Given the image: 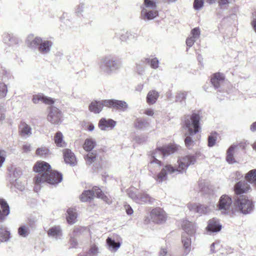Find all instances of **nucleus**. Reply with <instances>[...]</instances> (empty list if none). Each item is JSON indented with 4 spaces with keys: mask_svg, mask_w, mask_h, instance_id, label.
<instances>
[{
    "mask_svg": "<svg viewBox=\"0 0 256 256\" xmlns=\"http://www.w3.org/2000/svg\"><path fill=\"white\" fill-rule=\"evenodd\" d=\"M211 82L216 88H220L224 82V76L221 73H216L211 78Z\"/></svg>",
    "mask_w": 256,
    "mask_h": 256,
    "instance_id": "obj_22",
    "label": "nucleus"
},
{
    "mask_svg": "<svg viewBox=\"0 0 256 256\" xmlns=\"http://www.w3.org/2000/svg\"><path fill=\"white\" fill-rule=\"evenodd\" d=\"M230 2V0H219L218 3L220 6H222L228 4Z\"/></svg>",
    "mask_w": 256,
    "mask_h": 256,
    "instance_id": "obj_59",
    "label": "nucleus"
},
{
    "mask_svg": "<svg viewBox=\"0 0 256 256\" xmlns=\"http://www.w3.org/2000/svg\"><path fill=\"white\" fill-rule=\"evenodd\" d=\"M48 235L49 237L56 240H61L62 238V232L60 226H52L48 230Z\"/></svg>",
    "mask_w": 256,
    "mask_h": 256,
    "instance_id": "obj_18",
    "label": "nucleus"
},
{
    "mask_svg": "<svg viewBox=\"0 0 256 256\" xmlns=\"http://www.w3.org/2000/svg\"><path fill=\"white\" fill-rule=\"evenodd\" d=\"M235 148L236 146L232 145L228 150L226 160V161L230 164H232L235 162L234 158L233 156V154Z\"/></svg>",
    "mask_w": 256,
    "mask_h": 256,
    "instance_id": "obj_37",
    "label": "nucleus"
},
{
    "mask_svg": "<svg viewBox=\"0 0 256 256\" xmlns=\"http://www.w3.org/2000/svg\"><path fill=\"white\" fill-rule=\"evenodd\" d=\"M99 252L98 248L95 244L92 245L88 252V256H97Z\"/></svg>",
    "mask_w": 256,
    "mask_h": 256,
    "instance_id": "obj_43",
    "label": "nucleus"
},
{
    "mask_svg": "<svg viewBox=\"0 0 256 256\" xmlns=\"http://www.w3.org/2000/svg\"><path fill=\"white\" fill-rule=\"evenodd\" d=\"M100 196H97L98 198H102L104 201L107 204H110L112 202L111 200L106 196L104 195L100 190Z\"/></svg>",
    "mask_w": 256,
    "mask_h": 256,
    "instance_id": "obj_52",
    "label": "nucleus"
},
{
    "mask_svg": "<svg viewBox=\"0 0 256 256\" xmlns=\"http://www.w3.org/2000/svg\"><path fill=\"white\" fill-rule=\"evenodd\" d=\"M68 216H66L67 222L69 224H72L76 221L77 213L76 209L69 208L67 210Z\"/></svg>",
    "mask_w": 256,
    "mask_h": 256,
    "instance_id": "obj_30",
    "label": "nucleus"
},
{
    "mask_svg": "<svg viewBox=\"0 0 256 256\" xmlns=\"http://www.w3.org/2000/svg\"><path fill=\"white\" fill-rule=\"evenodd\" d=\"M7 93L8 88L6 85L3 82H0V98H4Z\"/></svg>",
    "mask_w": 256,
    "mask_h": 256,
    "instance_id": "obj_42",
    "label": "nucleus"
},
{
    "mask_svg": "<svg viewBox=\"0 0 256 256\" xmlns=\"http://www.w3.org/2000/svg\"><path fill=\"white\" fill-rule=\"evenodd\" d=\"M204 0H194V8L196 10H201L204 6Z\"/></svg>",
    "mask_w": 256,
    "mask_h": 256,
    "instance_id": "obj_46",
    "label": "nucleus"
},
{
    "mask_svg": "<svg viewBox=\"0 0 256 256\" xmlns=\"http://www.w3.org/2000/svg\"><path fill=\"white\" fill-rule=\"evenodd\" d=\"M200 117L199 114L194 113L190 116L185 117L182 126L186 130L184 143L187 148H191L194 146V141L191 136L198 132L200 130Z\"/></svg>",
    "mask_w": 256,
    "mask_h": 256,
    "instance_id": "obj_3",
    "label": "nucleus"
},
{
    "mask_svg": "<svg viewBox=\"0 0 256 256\" xmlns=\"http://www.w3.org/2000/svg\"><path fill=\"white\" fill-rule=\"evenodd\" d=\"M186 96V92H180L178 94L177 96L176 97V100H182L185 99Z\"/></svg>",
    "mask_w": 256,
    "mask_h": 256,
    "instance_id": "obj_53",
    "label": "nucleus"
},
{
    "mask_svg": "<svg viewBox=\"0 0 256 256\" xmlns=\"http://www.w3.org/2000/svg\"><path fill=\"white\" fill-rule=\"evenodd\" d=\"M182 227L184 230L182 236V242L184 249L182 256H187L191 250L190 237L196 232V226L194 223L186 220L182 222Z\"/></svg>",
    "mask_w": 256,
    "mask_h": 256,
    "instance_id": "obj_4",
    "label": "nucleus"
},
{
    "mask_svg": "<svg viewBox=\"0 0 256 256\" xmlns=\"http://www.w3.org/2000/svg\"><path fill=\"white\" fill-rule=\"evenodd\" d=\"M196 161V156L194 155L182 156L178 158L177 164L174 166L170 164L164 166L154 178L158 182L160 183L167 180L168 174L176 175L185 173L188 167L194 164Z\"/></svg>",
    "mask_w": 256,
    "mask_h": 256,
    "instance_id": "obj_1",
    "label": "nucleus"
},
{
    "mask_svg": "<svg viewBox=\"0 0 256 256\" xmlns=\"http://www.w3.org/2000/svg\"><path fill=\"white\" fill-rule=\"evenodd\" d=\"M36 154L40 157H44L50 154V150L46 147H40L36 150Z\"/></svg>",
    "mask_w": 256,
    "mask_h": 256,
    "instance_id": "obj_38",
    "label": "nucleus"
},
{
    "mask_svg": "<svg viewBox=\"0 0 256 256\" xmlns=\"http://www.w3.org/2000/svg\"><path fill=\"white\" fill-rule=\"evenodd\" d=\"M54 142L58 146L64 147L66 146V143L64 140V136L62 133L58 132L54 136Z\"/></svg>",
    "mask_w": 256,
    "mask_h": 256,
    "instance_id": "obj_32",
    "label": "nucleus"
},
{
    "mask_svg": "<svg viewBox=\"0 0 256 256\" xmlns=\"http://www.w3.org/2000/svg\"><path fill=\"white\" fill-rule=\"evenodd\" d=\"M250 129L252 132L256 131V122L251 124Z\"/></svg>",
    "mask_w": 256,
    "mask_h": 256,
    "instance_id": "obj_64",
    "label": "nucleus"
},
{
    "mask_svg": "<svg viewBox=\"0 0 256 256\" xmlns=\"http://www.w3.org/2000/svg\"><path fill=\"white\" fill-rule=\"evenodd\" d=\"M96 142L92 138H87L84 144V148L86 151H90L95 146Z\"/></svg>",
    "mask_w": 256,
    "mask_h": 256,
    "instance_id": "obj_36",
    "label": "nucleus"
},
{
    "mask_svg": "<svg viewBox=\"0 0 256 256\" xmlns=\"http://www.w3.org/2000/svg\"><path fill=\"white\" fill-rule=\"evenodd\" d=\"M152 220L156 224H163L167 220V215L162 208H157L153 209L150 212Z\"/></svg>",
    "mask_w": 256,
    "mask_h": 256,
    "instance_id": "obj_11",
    "label": "nucleus"
},
{
    "mask_svg": "<svg viewBox=\"0 0 256 256\" xmlns=\"http://www.w3.org/2000/svg\"><path fill=\"white\" fill-rule=\"evenodd\" d=\"M236 204L244 214L250 213L254 208L252 202L244 196L238 198L236 200Z\"/></svg>",
    "mask_w": 256,
    "mask_h": 256,
    "instance_id": "obj_8",
    "label": "nucleus"
},
{
    "mask_svg": "<svg viewBox=\"0 0 256 256\" xmlns=\"http://www.w3.org/2000/svg\"><path fill=\"white\" fill-rule=\"evenodd\" d=\"M48 120L52 124H60L62 122L61 112L56 107L50 106L48 115Z\"/></svg>",
    "mask_w": 256,
    "mask_h": 256,
    "instance_id": "obj_12",
    "label": "nucleus"
},
{
    "mask_svg": "<svg viewBox=\"0 0 256 256\" xmlns=\"http://www.w3.org/2000/svg\"><path fill=\"white\" fill-rule=\"evenodd\" d=\"M18 233L21 236L24 238L30 234L28 226L26 225L20 226L18 230Z\"/></svg>",
    "mask_w": 256,
    "mask_h": 256,
    "instance_id": "obj_40",
    "label": "nucleus"
},
{
    "mask_svg": "<svg viewBox=\"0 0 256 256\" xmlns=\"http://www.w3.org/2000/svg\"><path fill=\"white\" fill-rule=\"evenodd\" d=\"M4 42L8 44L11 45L18 42L17 38L12 34L5 33L3 35Z\"/></svg>",
    "mask_w": 256,
    "mask_h": 256,
    "instance_id": "obj_33",
    "label": "nucleus"
},
{
    "mask_svg": "<svg viewBox=\"0 0 256 256\" xmlns=\"http://www.w3.org/2000/svg\"><path fill=\"white\" fill-rule=\"evenodd\" d=\"M180 146L175 144L162 146L163 156H166L178 151Z\"/></svg>",
    "mask_w": 256,
    "mask_h": 256,
    "instance_id": "obj_28",
    "label": "nucleus"
},
{
    "mask_svg": "<svg viewBox=\"0 0 256 256\" xmlns=\"http://www.w3.org/2000/svg\"><path fill=\"white\" fill-rule=\"evenodd\" d=\"M150 67L152 68L156 69L159 66V61L157 58H152L150 62Z\"/></svg>",
    "mask_w": 256,
    "mask_h": 256,
    "instance_id": "obj_51",
    "label": "nucleus"
},
{
    "mask_svg": "<svg viewBox=\"0 0 256 256\" xmlns=\"http://www.w3.org/2000/svg\"><path fill=\"white\" fill-rule=\"evenodd\" d=\"M32 150L31 145L29 144H26L22 146V150L24 152H28Z\"/></svg>",
    "mask_w": 256,
    "mask_h": 256,
    "instance_id": "obj_55",
    "label": "nucleus"
},
{
    "mask_svg": "<svg viewBox=\"0 0 256 256\" xmlns=\"http://www.w3.org/2000/svg\"><path fill=\"white\" fill-rule=\"evenodd\" d=\"M52 45V41L42 38L37 50L42 54H46L50 52Z\"/></svg>",
    "mask_w": 256,
    "mask_h": 256,
    "instance_id": "obj_15",
    "label": "nucleus"
},
{
    "mask_svg": "<svg viewBox=\"0 0 256 256\" xmlns=\"http://www.w3.org/2000/svg\"><path fill=\"white\" fill-rule=\"evenodd\" d=\"M34 170L36 172H39L34 177L36 190H39L41 184L44 182H47L51 184H55L62 180V174L57 172L52 171L51 170L50 166L45 162H36L34 166Z\"/></svg>",
    "mask_w": 256,
    "mask_h": 256,
    "instance_id": "obj_2",
    "label": "nucleus"
},
{
    "mask_svg": "<svg viewBox=\"0 0 256 256\" xmlns=\"http://www.w3.org/2000/svg\"><path fill=\"white\" fill-rule=\"evenodd\" d=\"M250 188V185L246 181H240L234 186V192L236 194H241L248 192Z\"/></svg>",
    "mask_w": 256,
    "mask_h": 256,
    "instance_id": "obj_17",
    "label": "nucleus"
},
{
    "mask_svg": "<svg viewBox=\"0 0 256 256\" xmlns=\"http://www.w3.org/2000/svg\"><path fill=\"white\" fill-rule=\"evenodd\" d=\"M161 164L162 162L160 160H156L150 158V162L148 164L149 171L152 174H154L160 168Z\"/></svg>",
    "mask_w": 256,
    "mask_h": 256,
    "instance_id": "obj_31",
    "label": "nucleus"
},
{
    "mask_svg": "<svg viewBox=\"0 0 256 256\" xmlns=\"http://www.w3.org/2000/svg\"><path fill=\"white\" fill-rule=\"evenodd\" d=\"M31 127L24 122H22L19 126V132L23 137H30L32 135Z\"/></svg>",
    "mask_w": 256,
    "mask_h": 256,
    "instance_id": "obj_23",
    "label": "nucleus"
},
{
    "mask_svg": "<svg viewBox=\"0 0 256 256\" xmlns=\"http://www.w3.org/2000/svg\"><path fill=\"white\" fill-rule=\"evenodd\" d=\"M100 189L97 187L93 188L92 190L84 191L80 196L82 202H90L94 196H100Z\"/></svg>",
    "mask_w": 256,
    "mask_h": 256,
    "instance_id": "obj_14",
    "label": "nucleus"
},
{
    "mask_svg": "<svg viewBox=\"0 0 256 256\" xmlns=\"http://www.w3.org/2000/svg\"><path fill=\"white\" fill-rule=\"evenodd\" d=\"M84 10V6L82 5L78 6L76 10V12L78 14H80L82 12H83Z\"/></svg>",
    "mask_w": 256,
    "mask_h": 256,
    "instance_id": "obj_60",
    "label": "nucleus"
},
{
    "mask_svg": "<svg viewBox=\"0 0 256 256\" xmlns=\"http://www.w3.org/2000/svg\"><path fill=\"white\" fill-rule=\"evenodd\" d=\"M200 31L199 28H196L191 31L192 37L197 40L200 36Z\"/></svg>",
    "mask_w": 256,
    "mask_h": 256,
    "instance_id": "obj_50",
    "label": "nucleus"
},
{
    "mask_svg": "<svg viewBox=\"0 0 256 256\" xmlns=\"http://www.w3.org/2000/svg\"><path fill=\"white\" fill-rule=\"evenodd\" d=\"M4 112V108L0 106V122L4 120L5 118Z\"/></svg>",
    "mask_w": 256,
    "mask_h": 256,
    "instance_id": "obj_57",
    "label": "nucleus"
},
{
    "mask_svg": "<svg viewBox=\"0 0 256 256\" xmlns=\"http://www.w3.org/2000/svg\"><path fill=\"white\" fill-rule=\"evenodd\" d=\"M156 0H144L141 12V18L144 20H152L156 18L158 14L156 10Z\"/></svg>",
    "mask_w": 256,
    "mask_h": 256,
    "instance_id": "obj_6",
    "label": "nucleus"
},
{
    "mask_svg": "<svg viewBox=\"0 0 256 256\" xmlns=\"http://www.w3.org/2000/svg\"><path fill=\"white\" fill-rule=\"evenodd\" d=\"M114 100H102L100 101L102 104L103 108L106 106L109 108H114Z\"/></svg>",
    "mask_w": 256,
    "mask_h": 256,
    "instance_id": "obj_44",
    "label": "nucleus"
},
{
    "mask_svg": "<svg viewBox=\"0 0 256 256\" xmlns=\"http://www.w3.org/2000/svg\"><path fill=\"white\" fill-rule=\"evenodd\" d=\"M98 65L102 73L109 76L121 68L122 62L112 56H106L100 59Z\"/></svg>",
    "mask_w": 256,
    "mask_h": 256,
    "instance_id": "obj_5",
    "label": "nucleus"
},
{
    "mask_svg": "<svg viewBox=\"0 0 256 256\" xmlns=\"http://www.w3.org/2000/svg\"><path fill=\"white\" fill-rule=\"evenodd\" d=\"M164 157L162 147L156 148L152 154L151 159L159 160L158 158Z\"/></svg>",
    "mask_w": 256,
    "mask_h": 256,
    "instance_id": "obj_39",
    "label": "nucleus"
},
{
    "mask_svg": "<svg viewBox=\"0 0 256 256\" xmlns=\"http://www.w3.org/2000/svg\"><path fill=\"white\" fill-rule=\"evenodd\" d=\"M116 122L112 119L102 118L98 123V127L102 130L108 131L114 128Z\"/></svg>",
    "mask_w": 256,
    "mask_h": 256,
    "instance_id": "obj_16",
    "label": "nucleus"
},
{
    "mask_svg": "<svg viewBox=\"0 0 256 256\" xmlns=\"http://www.w3.org/2000/svg\"><path fill=\"white\" fill-rule=\"evenodd\" d=\"M126 213L129 215L132 214L133 213L132 209L129 206H128L126 208Z\"/></svg>",
    "mask_w": 256,
    "mask_h": 256,
    "instance_id": "obj_63",
    "label": "nucleus"
},
{
    "mask_svg": "<svg viewBox=\"0 0 256 256\" xmlns=\"http://www.w3.org/2000/svg\"><path fill=\"white\" fill-rule=\"evenodd\" d=\"M196 40L192 36L188 38L186 40V44L187 46L191 47L194 44Z\"/></svg>",
    "mask_w": 256,
    "mask_h": 256,
    "instance_id": "obj_54",
    "label": "nucleus"
},
{
    "mask_svg": "<svg viewBox=\"0 0 256 256\" xmlns=\"http://www.w3.org/2000/svg\"><path fill=\"white\" fill-rule=\"evenodd\" d=\"M160 256H171L166 248H162L160 252Z\"/></svg>",
    "mask_w": 256,
    "mask_h": 256,
    "instance_id": "obj_56",
    "label": "nucleus"
},
{
    "mask_svg": "<svg viewBox=\"0 0 256 256\" xmlns=\"http://www.w3.org/2000/svg\"><path fill=\"white\" fill-rule=\"evenodd\" d=\"M216 139V133L211 134L208 136V145L209 146H212L215 144Z\"/></svg>",
    "mask_w": 256,
    "mask_h": 256,
    "instance_id": "obj_49",
    "label": "nucleus"
},
{
    "mask_svg": "<svg viewBox=\"0 0 256 256\" xmlns=\"http://www.w3.org/2000/svg\"><path fill=\"white\" fill-rule=\"evenodd\" d=\"M144 114L148 116H152L154 114V110L152 108H146L145 110Z\"/></svg>",
    "mask_w": 256,
    "mask_h": 256,
    "instance_id": "obj_58",
    "label": "nucleus"
},
{
    "mask_svg": "<svg viewBox=\"0 0 256 256\" xmlns=\"http://www.w3.org/2000/svg\"><path fill=\"white\" fill-rule=\"evenodd\" d=\"M117 37L122 42H126L128 44L134 42L138 38V34L133 32L120 30L116 34Z\"/></svg>",
    "mask_w": 256,
    "mask_h": 256,
    "instance_id": "obj_13",
    "label": "nucleus"
},
{
    "mask_svg": "<svg viewBox=\"0 0 256 256\" xmlns=\"http://www.w3.org/2000/svg\"><path fill=\"white\" fill-rule=\"evenodd\" d=\"M199 204L190 202L188 204V210L192 212L198 213Z\"/></svg>",
    "mask_w": 256,
    "mask_h": 256,
    "instance_id": "obj_47",
    "label": "nucleus"
},
{
    "mask_svg": "<svg viewBox=\"0 0 256 256\" xmlns=\"http://www.w3.org/2000/svg\"><path fill=\"white\" fill-rule=\"evenodd\" d=\"M254 18L252 22V25L253 26L254 31L256 32V10L254 12Z\"/></svg>",
    "mask_w": 256,
    "mask_h": 256,
    "instance_id": "obj_61",
    "label": "nucleus"
},
{
    "mask_svg": "<svg viewBox=\"0 0 256 256\" xmlns=\"http://www.w3.org/2000/svg\"><path fill=\"white\" fill-rule=\"evenodd\" d=\"M41 38L40 37L29 35L26 39V44L28 47L30 48L38 49Z\"/></svg>",
    "mask_w": 256,
    "mask_h": 256,
    "instance_id": "obj_21",
    "label": "nucleus"
},
{
    "mask_svg": "<svg viewBox=\"0 0 256 256\" xmlns=\"http://www.w3.org/2000/svg\"><path fill=\"white\" fill-rule=\"evenodd\" d=\"M146 124V122L142 120L137 119L134 123V126L138 129H142Z\"/></svg>",
    "mask_w": 256,
    "mask_h": 256,
    "instance_id": "obj_48",
    "label": "nucleus"
},
{
    "mask_svg": "<svg viewBox=\"0 0 256 256\" xmlns=\"http://www.w3.org/2000/svg\"><path fill=\"white\" fill-rule=\"evenodd\" d=\"M128 196L134 202L140 204H144L150 203L154 199L146 192H140L134 188H131L127 190Z\"/></svg>",
    "mask_w": 256,
    "mask_h": 256,
    "instance_id": "obj_7",
    "label": "nucleus"
},
{
    "mask_svg": "<svg viewBox=\"0 0 256 256\" xmlns=\"http://www.w3.org/2000/svg\"><path fill=\"white\" fill-rule=\"evenodd\" d=\"M222 226L220 224L218 220L212 218L208 221V225L206 227L208 232H218L221 230Z\"/></svg>",
    "mask_w": 256,
    "mask_h": 256,
    "instance_id": "obj_24",
    "label": "nucleus"
},
{
    "mask_svg": "<svg viewBox=\"0 0 256 256\" xmlns=\"http://www.w3.org/2000/svg\"><path fill=\"white\" fill-rule=\"evenodd\" d=\"M88 108L91 112L98 114L102 110L103 106L100 100H94L90 104Z\"/></svg>",
    "mask_w": 256,
    "mask_h": 256,
    "instance_id": "obj_27",
    "label": "nucleus"
},
{
    "mask_svg": "<svg viewBox=\"0 0 256 256\" xmlns=\"http://www.w3.org/2000/svg\"><path fill=\"white\" fill-rule=\"evenodd\" d=\"M96 154L92 152L88 153L85 157L86 162L88 165L91 164L94 162Z\"/></svg>",
    "mask_w": 256,
    "mask_h": 256,
    "instance_id": "obj_45",
    "label": "nucleus"
},
{
    "mask_svg": "<svg viewBox=\"0 0 256 256\" xmlns=\"http://www.w3.org/2000/svg\"><path fill=\"white\" fill-rule=\"evenodd\" d=\"M219 245V244L218 242H214L212 245H211V246H210V252H215V250H214V248H215V246H218Z\"/></svg>",
    "mask_w": 256,
    "mask_h": 256,
    "instance_id": "obj_62",
    "label": "nucleus"
},
{
    "mask_svg": "<svg viewBox=\"0 0 256 256\" xmlns=\"http://www.w3.org/2000/svg\"><path fill=\"white\" fill-rule=\"evenodd\" d=\"M64 160L66 163L71 166L76 164L77 161L74 154L69 149H65L63 150Z\"/></svg>",
    "mask_w": 256,
    "mask_h": 256,
    "instance_id": "obj_19",
    "label": "nucleus"
},
{
    "mask_svg": "<svg viewBox=\"0 0 256 256\" xmlns=\"http://www.w3.org/2000/svg\"><path fill=\"white\" fill-rule=\"evenodd\" d=\"M10 213L9 206L7 203L2 199H0V221L4 219V217Z\"/></svg>",
    "mask_w": 256,
    "mask_h": 256,
    "instance_id": "obj_26",
    "label": "nucleus"
},
{
    "mask_svg": "<svg viewBox=\"0 0 256 256\" xmlns=\"http://www.w3.org/2000/svg\"><path fill=\"white\" fill-rule=\"evenodd\" d=\"M32 100L34 104H38L42 102L46 104H52L54 102L53 98L45 96L42 94L34 95Z\"/></svg>",
    "mask_w": 256,
    "mask_h": 256,
    "instance_id": "obj_20",
    "label": "nucleus"
},
{
    "mask_svg": "<svg viewBox=\"0 0 256 256\" xmlns=\"http://www.w3.org/2000/svg\"><path fill=\"white\" fill-rule=\"evenodd\" d=\"M232 206V198L228 195L224 194L219 200L218 208L222 214H226L230 212Z\"/></svg>",
    "mask_w": 256,
    "mask_h": 256,
    "instance_id": "obj_10",
    "label": "nucleus"
},
{
    "mask_svg": "<svg viewBox=\"0 0 256 256\" xmlns=\"http://www.w3.org/2000/svg\"><path fill=\"white\" fill-rule=\"evenodd\" d=\"M198 189L202 194H211L213 192L212 186L204 181H200L199 182Z\"/></svg>",
    "mask_w": 256,
    "mask_h": 256,
    "instance_id": "obj_25",
    "label": "nucleus"
},
{
    "mask_svg": "<svg viewBox=\"0 0 256 256\" xmlns=\"http://www.w3.org/2000/svg\"><path fill=\"white\" fill-rule=\"evenodd\" d=\"M210 211V209L208 206L199 204L198 213L200 214H206Z\"/></svg>",
    "mask_w": 256,
    "mask_h": 256,
    "instance_id": "obj_41",
    "label": "nucleus"
},
{
    "mask_svg": "<svg viewBox=\"0 0 256 256\" xmlns=\"http://www.w3.org/2000/svg\"><path fill=\"white\" fill-rule=\"evenodd\" d=\"M159 96V92L155 90H150L146 96V102L148 104H155Z\"/></svg>",
    "mask_w": 256,
    "mask_h": 256,
    "instance_id": "obj_29",
    "label": "nucleus"
},
{
    "mask_svg": "<svg viewBox=\"0 0 256 256\" xmlns=\"http://www.w3.org/2000/svg\"><path fill=\"white\" fill-rule=\"evenodd\" d=\"M122 243L121 238L118 235H112L106 240L107 249L112 253H116L120 248Z\"/></svg>",
    "mask_w": 256,
    "mask_h": 256,
    "instance_id": "obj_9",
    "label": "nucleus"
},
{
    "mask_svg": "<svg viewBox=\"0 0 256 256\" xmlns=\"http://www.w3.org/2000/svg\"><path fill=\"white\" fill-rule=\"evenodd\" d=\"M114 108L119 110L125 111L128 108V105L124 101L115 100Z\"/></svg>",
    "mask_w": 256,
    "mask_h": 256,
    "instance_id": "obj_35",
    "label": "nucleus"
},
{
    "mask_svg": "<svg viewBox=\"0 0 256 256\" xmlns=\"http://www.w3.org/2000/svg\"><path fill=\"white\" fill-rule=\"evenodd\" d=\"M246 180L251 184H253L256 187V169L250 170L245 176Z\"/></svg>",
    "mask_w": 256,
    "mask_h": 256,
    "instance_id": "obj_34",
    "label": "nucleus"
}]
</instances>
